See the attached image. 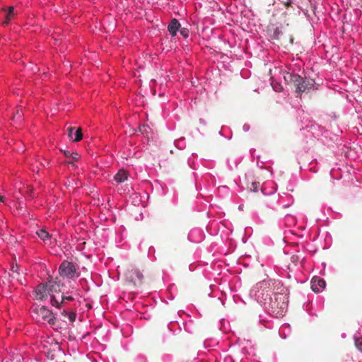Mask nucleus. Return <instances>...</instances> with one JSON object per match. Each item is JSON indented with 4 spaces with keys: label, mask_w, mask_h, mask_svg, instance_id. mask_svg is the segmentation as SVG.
I'll use <instances>...</instances> for the list:
<instances>
[{
    "label": "nucleus",
    "mask_w": 362,
    "mask_h": 362,
    "mask_svg": "<svg viewBox=\"0 0 362 362\" xmlns=\"http://www.w3.org/2000/svg\"><path fill=\"white\" fill-rule=\"evenodd\" d=\"M284 78L286 82L293 85L296 88V93L298 95L314 87L315 81L313 79L302 78L297 74L286 73Z\"/></svg>",
    "instance_id": "nucleus-1"
},
{
    "label": "nucleus",
    "mask_w": 362,
    "mask_h": 362,
    "mask_svg": "<svg viewBox=\"0 0 362 362\" xmlns=\"http://www.w3.org/2000/svg\"><path fill=\"white\" fill-rule=\"evenodd\" d=\"M124 276L126 281L134 287L141 286L144 284V276L143 272L132 264L127 266Z\"/></svg>",
    "instance_id": "nucleus-2"
},
{
    "label": "nucleus",
    "mask_w": 362,
    "mask_h": 362,
    "mask_svg": "<svg viewBox=\"0 0 362 362\" xmlns=\"http://www.w3.org/2000/svg\"><path fill=\"white\" fill-rule=\"evenodd\" d=\"M58 272L60 277L68 279L78 278L81 274L79 267L68 260H64L60 264Z\"/></svg>",
    "instance_id": "nucleus-3"
},
{
    "label": "nucleus",
    "mask_w": 362,
    "mask_h": 362,
    "mask_svg": "<svg viewBox=\"0 0 362 362\" xmlns=\"http://www.w3.org/2000/svg\"><path fill=\"white\" fill-rule=\"evenodd\" d=\"M286 298V296L281 293L274 295V300L271 303L273 313H276V315H284L288 307Z\"/></svg>",
    "instance_id": "nucleus-4"
},
{
    "label": "nucleus",
    "mask_w": 362,
    "mask_h": 362,
    "mask_svg": "<svg viewBox=\"0 0 362 362\" xmlns=\"http://www.w3.org/2000/svg\"><path fill=\"white\" fill-rule=\"evenodd\" d=\"M33 313L37 315L38 320L42 319L47 322L49 325H54L56 317L53 313L45 306L35 307L33 308Z\"/></svg>",
    "instance_id": "nucleus-5"
},
{
    "label": "nucleus",
    "mask_w": 362,
    "mask_h": 362,
    "mask_svg": "<svg viewBox=\"0 0 362 362\" xmlns=\"http://www.w3.org/2000/svg\"><path fill=\"white\" fill-rule=\"evenodd\" d=\"M47 286V290L49 292V295H53V293L60 292L61 287L63 286V284L61 282V280L58 278H51L45 284Z\"/></svg>",
    "instance_id": "nucleus-6"
},
{
    "label": "nucleus",
    "mask_w": 362,
    "mask_h": 362,
    "mask_svg": "<svg viewBox=\"0 0 362 362\" xmlns=\"http://www.w3.org/2000/svg\"><path fill=\"white\" fill-rule=\"evenodd\" d=\"M35 299L44 300L47 298L49 292L45 284H40L34 290Z\"/></svg>",
    "instance_id": "nucleus-7"
},
{
    "label": "nucleus",
    "mask_w": 362,
    "mask_h": 362,
    "mask_svg": "<svg viewBox=\"0 0 362 362\" xmlns=\"http://www.w3.org/2000/svg\"><path fill=\"white\" fill-rule=\"evenodd\" d=\"M37 235L45 243H48L50 245L56 244V239L52 238L45 228H41L36 231Z\"/></svg>",
    "instance_id": "nucleus-8"
},
{
    "label": "nucleus",
    "mask_w": 362,
    "mask_h": 362,
    "mask_svg": "<svg viewBox=\"0 0 362 362\" xmlns=\"http://www.w3.org/2000/svg\"><path fill=\"white\" fill-rule=\"evenodd\" d=\"M74 130H75V127H69L67 129L68 136L73 141L78 142V141H81L83 138L82 129H81V128H78L76 129L75 133H74Z\"/></svg>",
    "instance_id": "nucleus-9"
},
{
    "label": "nucleus",
    "mask_w": 362,
    "mask_h": 362,
    "mask_svg": "<svg viewBox=\"0 0 362 362\" xmlns=\"http://www.w3.org/2000/svg\"><path fill=\"white\" fill-rule=\"evenodd\" d=\"M311 284L312 290L315 293L322 291L326 285L325 280L317 276H315L312 279Z\"/></svg>",
    "instance_id": "nucleus-10"
},
{
    "label": "nucleus",
    "mask_w": 362,
    "mask_h": 362,
    "mask_svg": "<svg viewBox=\"0 0 362 362\" xmlns=\"http://www.w3.org/2000/svg\"><path fill=\"white\" fill-rule=\"evenodd\" d=\"M280 41L281 44L287 46L288 45H292L293 42V37L292 35L291 34L290 30L288 28V25L286 26V30L284 32V34L281 35L280 38L278 40Z\"/></svg>",
    "instance_id": "nucleus-11"
},
{
    "label": "nucleus",
    "mask_w": 362,
    "mask_h": 362,
    "mask_svg": "<svg viewBox=\"0 0 362 362\" xmlns=\"http://www.w3.org/2000/svg\"><path fill=\"white\" fill-rule=\"evenodd\" d=\"M180 28V23L179 21L173 18L169 23L168 26V30L171 35L172 37L176 35L177 30Z\"/></svg>",
    "instance_id": "nucleus-12"
},
{
    "label": "nucleus",
    "mask_w": 362,
    "mask_h": 362,
    "mask_svg": "<svg viewBox=\"0 0 362 362\" xmlns=\"http://www.w3.org/2000/svg\"><path fill=\"white\" fill-rule=\"evenodd\" d=\"M117 183H122L127 180V173L124 170H119L114 177Z\"/></svg>",
    "instance_id": "nucleus-13"
},
{
    "label": "nucleus",
    "mask_w": 362,
    "mask_h": 362,
    "mask_svg": "<svg viewBox=\"0 0 362 362\" xmlns=\"http://www.w3.org/2000/svg\"><path fill=\"white\" fill-rule=\"evenodd\" d=\"M286 30V27H276L274 29L273 34L272 35V39L279 40L281 37V35L284 34V32Z\"/></svg>",
    "instance_id": "nucleus-14"
},
{
    "label": "nucleus",
    "mask_w": 362,
    "mask_h": 362,
    "mask_svg": "<svg viewBox=\"0 0 362 362\" xmlns=\"http://www.w3.org/2000/svg\"><path fill=\"white\" fill-rule=\"evenodd\" d=\"M354 340L356 349L362 352V337L354 335Z\"/></svg>",
    "instance_id": "nucleus-15"
},
{
    "label": "nucleus",
    "mask_w": 362,
    "mask_h": 362,
    "mask_svg": "<svg viewBox=\"0 0 362 362\" xmlns=\"http://www.w3.org/2000/svg\"><path fill=\"white\" fill-rule=\"evenodd\" d=\"M13 12H14V7H13V6L9 7L8 9V12L6 13V19L3 22V24L7 25L10 22L11 18L13 16Z\"/></svg>",
    "instance_id": "nucleus-16"
},
{
    "label": "nucleus",
    "mask_w": 362,
    "mask_h": 362,
    "mask_svg": "<svg viewBox=\"0 0 362 362\" xmlns=\"http://www.w3.org/2000/svg\"><path fill=\"white\" fill-rule=\"evenodd\" d=\"M50 297H51V300H50L51 305L57 308H59L62 306V305L63 304V303H61V299L60 300L57 299L55 297V296H54V295H50Z\"/></svg>",
    "instance_id": "nucleus-17"
},
{
    "label": "nucleus",
    "mask_w": 362,
    "mask_h": 362,
    "mask_svg": "<svg viewBox=\"0 0 362 362\" xmlns=\"http://www.w3.org/2000/svg\"><path fill=\"white\" fill-rule=\"evenodd\" d=\"M62 315L64 316H67L71 322H74L76 320V314L75 313H67L66 311L64 310L62 312Z\"/></svg>",
    "instance_id": "nucleus-18"
},
{
    "label": "nucleus",
    "mask_w": 362,
    "mask_h": 362,
    "mask_svg": "<svg viewBox=\"0 0 362 362\" xmlns=\"http://www.w3.org/2000/svg\"><path fill=\"white\" fill-rule=\"evenodd\" d=\"M18 265H16V266H13L11 267V272H12V274H11V276L13 278H17L18 279V276H19V272H18Z\"/></svg>",
    "instance_id": "nucleus-19"
},
{
    "label": "nucleus",
    "mask_w": 362,
    "mask_h": 362,
    "mask_svg": "<svg viewBox=\"0 0 362 362\" xmlns=\"http://www.w3.org/2000/svg\"><path fill=\"white\" fill-rule=\"evenodd\" d=\"M260 187L259 182H252L251 186L250 187V189L252 192H257Z\"/></svg>",
    "instance_id": "nucleus-20"
},
{
    "label": "nucleus",
    "mask_w": 362,
    "mask_h": 362,
    "mask_svg": "<svg viewBox=\"0 0 362 362\" xmlns=\"http://www.w3.org/2000/svg\"><path fill=\"white\" fill-rule=\"evenodd\" d=\"M180 35L185 37V38H187L189 36V31L187 28H182L180 29Z\"/></svg>",
    "instance_id": "nucleus-21"
},
{
    "label": "nucleus",
    "mask_w": 362,
    "mask_h": 362,
    "mask_svg": "<svg viewBox=\"0 0 362 362\" xmlns=\"http://www.w3.org/2000/svg\"><path fill=\"white\" fill-rule=\"evenodd\" d=\"M70 155H71L70 158H71V160H69V161H68V163H69V164H72V165H73V164H74V160H77V159L78 158V156H78V154L77 153H71V154H70Z\"/></svg>",
    "instance_id": "nucleus-22"
},
{
    "label": "nucleus",
    "mask_w": 362,
    "mask_h": 362,
    "mask_svg": "<svg viewBox=\"0 0 362 362\" xmlns=\"http://www.w3.org/2000/svg\"><path fill=\"white\" fill-rule=\"evenodd\" d=\"M272 86L275 91L279 92L282 90V86L278 83L274 84L273 82H272Z\"/></svg>",
    "instance_id": "nucleus-23"
},
{
    "label": "nucleus",
    "mask_w": 362,
    "mask_h": 362,
    "mask_svg": "<svg viewBox=\"0 0 362 362\" xmlns=\"http://www.w3.org/2000/svg\"><path fill=\"white\" fill-rule=\"evenodd\" d=\"M65 300L72 301L74 298L72 296H61V303H64Z\"/></svg>",
    "instance_id": "nucleus-24"
},
{
    "label": "nucleus",
    "mask_w": 362,
    "mask_h": 362,
    "mask_svg": "<svg viewBox=\"0 0 362 362\" xmlns=\"http://www.w3.org/2000/svg\"><path fill=\"white\" fill-rule=\"evenodd\" d=\"M21 112H22V111H21V110H18L16 111V114H15V115L13 116V119H16V118L18 120L21 119V118H22V113H21Z\"/></svg>",
    "instance_id": "nucleus-25"
},
{
    "label": "nucleus",
    "mask_w": 362,
    "mask_h": 362,
    "mask_svg": "<svg viewBox=\"0 0 362 362\" xmlns=\"http://www.w3.org/2000/svg\"><path fill=\"white\" fill-rule=\"evenodd\" d=\"M33 188H28L26 191V194L29 196L30 197L33 198Z\"/></svg>",
    "instance_id": "nucleus-26"
},
{
    "label": "nucleus",
    "mask_w": 362,
    "mask_h": 362,
    "mask_svg": "<svg viewBox=\"0 0 362 362\" xmlns=\"http://www.w3.org/2000/svg\"><path fill=\"white\" fill-rule=\"evenodd\" d=\"M64 156H65L66 158H70V157H71V155H70V154H71V153H70V152H69V151H64Z\"/></svg>",
    "instance_id": "nucleus-27"
},
{
    "label": "nucleus",
    "mask_w": 362,
    "mask_h": 362,
    "mask_svg": "<svg viewBox=\"0 0 362 362\" xmlns=\"http://www.w3.org/2000/svg\"><path fill=\"white\" fill-rule=\"evenodd\" d=\"M5 199V197L4 196L0 195V202H4Z\"/></svg>",
    "instance_id": "nucleus-28"
},
{
    "label": "nucleus",
    "mask_w": 362,
    "mask_h": 362,
    "mask_svg": "<svg viewBox=\"0 0 362 362\" xmlns=\"http://www.w3.org/2000/svg\"><path fill=\"white\" fill-rule=\"evenodd\" d=\"M285 5H286V7L288 8L289 6V5H290V3L289 2H286L285 4Z\"/></svg>",
    "instance_id": "nucleus-29"
}]
</instances>
